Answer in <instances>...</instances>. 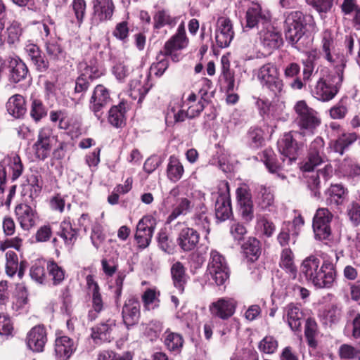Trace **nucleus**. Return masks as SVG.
I'll return each mask as SVG.
<instances>
[{"label":"nucleus","mask_w":360,"mask_h":360,"mask_svg":"<svg viewBox=\"0 0 360 360\" xmlns=\"http://www.w3.org/2000/svg\"><path fill=\"white\" fill-rule=\"evenodd\" d=\"M155 220L149 217H143L136 226L135 239L140 248H147L151 241L155 229Z\"/></svg>","instance_id":"obj_13"},{"label":"nucleus","mask_w":360,"mask_h":360,"mask_svg":"<svg viewBox=\"0 0 360 360\" xmlns=\"http://www.w3.org/2000/svg\"><path fill=\"white\" fill-rule=\"evenodd\" d=\"M200 241V234L195 229L184 226L179 231L176 243L184 252L194 250Z\"/></svg>","instance_id":"obj_14"},{"label":"nucleus","mask_w":360,"mask_h":360,"mask_svg":"<svg viewBox=\"0 0 360 360\" xmlns=\"http://www.w3.org/2000/svg\"><path fill=\"white\" fill-rule=\"evenodd\" d=\"M245 253L248 256H252L257 259L261 254V244L255 238H249L243 244Z\"/></svg>","instance_id":"obj_55"},{"label":"nucleus","mask_w":360,"mask_h":360,"mask_svg":"<svg viewBox=\"0 0 360 360\" xmlns=\"http://www.w3.org/2000/svg\"><path fill=\"white\" fill-rule=\"evenodd\" d=\"M6 106L8 112L15 118L22 117L26 112L25 100L20 94H15L10 97Z\"/></svg>","instance_id":"obj_29"},{"label":"nucleus","mask_w":360,"mask_h":360,"mask_svg":"<svg viewBox=\"0 0 360 360\" xmlns=\"http://www.w3.org/2000/svg\"><path fill=\"white\" fill-rule=\"evenodd\" d=\"M6 274L13 277L18 269V259L16 253L13 251H8L6 253Z\"/></svg>","instance_id":"obj_56"},{"label":"nucleus","mask_w":360,"mask_h":360,"mask_svg":"<svg viewBox=\"0 0 360 360\" xmlns=\"http://www.w3.org/2000/svg\"><path fill=\"white\" fill-rule=\"evenodd\" d=\"M47 269L53 285H59L65 279V270L54 261H49L48 262Z\"/></svg>","instance_id":"obj_47"},{"label":"nucleus","mask_w":360,"mask_h":360,"mask_svg":"<svg viewBox=\"0 0 360 360\" xmlns=\"http://www.w3.org/2000/svg\"><path fill=\"white\" fill-rule=\"evenodd\" d=\"M358 137V134L355 132H342L336 139L330 141L329 149L342 155L345 150L352 145Z\"/></svg>","instance_id":"obj_25"},{"label":"nucleus","mask_w":360,"mask_h":360,"mask_svg":"<svg viewBox=\"0 0 360 360\" xmlns=\"http://www.w3.org/2000/svg\"><path fill=\"white\" fill-rule=\"evenodd\" d=\"M280 266L283 269L289 277L295 280L297 277V270L294 263V255L290 248L283 250L281 255Z\"/></svg>","instance_id":"obj_36"},{"label":"nucleus","mask_w":360,"mask_h":360,"mask_svg":"<svg viewBox=\"0 0 360 360\" xmlns=\"http://www.w3.org/2000/svg\"><path fill=\"white\" fill-rule=\"evenodd\" d=\"M15 213L20 227L25 231H29L36 226L38 215L36 210L27 204L18 205L15 208Z\"/></svg>","instance_id":"obj_16"},{"label":"nucleus","mask_w":360,"mask_h":360,"mask_svg":"<svg viewBox=\"0 0 360 360\" xmlns=\"http://www.w3.org/2000/svg\"><path fill=\"white\" fill-rule=\"evenodd\" d=\"M234 37V31L231 20L222 16L218 18L215 30V40L220 48L228 47Z\"/></svg>","instance_id":"obj_12"},{"label":"nucleus","mask_w":360,"mask_h":360,"mask_svg":"<svg viewBox=\"0 0 360 360\" xmlns=\"http://www.w3.org/2000/svg\"><path fill=\"white\" fill-rule=\"evenodd\" d=\"M166 172L169 180L174 183L177 182L181 179L184 173V169L182 163L177 157L174 155L169 157Z\"/></svg>","instance_id":"obj_35"},{"label":"nucleus","mask_w":360,"mask_h":360,"mask_svg":"<svg viewBox=\"0 0 360 360\" xmlns=\"http://www.w3.org/2000/svg\"><path fill=\"white\" fill-rule=\"evenodd\" d=\"M262 160L271 173H277L281 167V165L276 161L275 155L271 149L264 150Z\"/></svg>","instance_id":"obj_58"},{"label":"nucleus","mask_w":360,"mask_h":360,"mask_svg":"<svg viewBox=\"0 0 360 360\" xmlns=\"http://www.w3.org/2000/svg\"><path fill=\"white\" fill-rule=\"evenodd\" d=\"M22 33L20 24L17 21H13L6 28V34L8 44H13L18 42Z\"/></svg>","instance_id":"obj_50"},{"label":"nucleus","mask_w":360,"mask_h":360,"mask_svg":"<svg viewBox=\"0 0 360 360\" xmlns=\"http://www.w3.org/2000/svg\"><path fill=\"white\" fill-rule=\"evenodd\" d=\"M10 79L12 82L17 83L26 78L28 69L20 59H12L10 62Z\"/></svg>","instance_id":"obj_37"},{"label":"nucleus","mask_w":360,"mask_h":360,"mask_svg":"<svg viewBox=\"0 0 360 360\" xmlns=\"http://www.w3.org/2000/svg\"><path fill=\"white\" fill-rule=\"evenodd\" d=\"M340 170L345 176L360 178V165L349 158H345L340 165Z\"/></svg>","instance_id":"obj_41"},{"label":"nucleus","mask_w":360,"mask_h":360,"mask_svg":"<svg viewBox=\"0 0 360 360\" xmlns=\"http://www.w3.org/2000/svg\"><path fill=\"white\" fill-rule=\"evenodd\" d=\"M178 20V17L172 16L167 10H158L153 15V28L159 30L165 26L172 28L176 25Z\"/></svg>","instance_id":"obj_33"},{"label":"nucleus","mask_w":360,"mask_h":360,"mask_svg":"<svg viewBox=\"0 0 360 360\" xmlns=\"http://www.w3.org/2000/svg\"><path fill=\"white\" fill-rule=\"evenodd\" d=\"M164 342L169 350L179 352L183 347L184 339L179 333L166 331Z\"/></svg>","instance_id":"obj_42"},{"label":"nucleus","mask_w":360,"mask_h":360,"mask_svg":"<svg viewBox=\"0 0 360 360\" xmlns=\"http://www.w3.org/2000/svg\"><path fill=\"white\" fill-rule=\"evenodd\" d=\"M236 302L229 297H221L213 302L209 307L210 314L223 320L228 319L235 313Z\"/></svg>","instance_id":"obj_15"},{"label":"nucleus","mask_w":360,"mask_h":360,"mask_svg":"<svg viewBox=\"0 0 360 360\" xmlns=\"http://www.w3.org/2000/svg\"><path fill=\"white\" fill-rule=\"evenodd\" d=\"M92 307L93 309L89 312V319L94 321L97 317V314L104 309V304L101 295L99 292L92 294Z\"/></svg>","instance_id":"obj_59"},{"label":"nucleus","mask_w":360,"mask_h":360,"mask_svg":"<svg viewBox=\"0 0 360 360\" xmlns=\"http://www.w3.org/2000/svg\"><path fill=\"white\" fill-rule=\"evenodd\" d=\"M27 347L34 352H41L47 342L46 330L44 326L38 325L32 328L26 336Z\"/></svg>","instance_id":"obj_17"},{"label":"nucleus","mask_w":360,"mask_h":360,"mask_svg":"<svg viewBox=\"0 0 360 360\" xmlns=\"http://www.w3.org/2000/svg\"><path fill=\"white\" fill-rule=\"evenodd\" d=\"M300 272L307 281L320 289L331 288L337 276L335 266L331 261L324 259L321 263L314 255H310L302 261Z\"/></svg>","instance_id":"obj_1"},{"label":"nucleus","mask_w":360,"mask_h":360,"mask_svg":"<svg viewBox=\"0 0 360 360\" xmlns=\"http://www.w3.org/2000/svg\"><path fill=\"white\" fill-rule=\"evenodd\" d=\"M232 214L231 199L229 192L220 193L215 202V215L217 219L225 221Z\"/></svg>","instance_id":"obj_27"},{"label":"nucleus","mask_w":360,"mask_h":360,"mask_svg":"<svg viewBox=\"0 0 360 360\" xmlns=\"http://www.w3.org/2000/svg\"><path fill=\"white\" fill-rule=\"evenodd\" d=\"M168 54H165V51H160L159 55L157 56L158 62L153 63L151 67V71L158 77H160L163 75L165 70L167 69L169 63L168 60L165 58Z\"/></svg>","instance_id":"obj_57"},{"label":"nucleus","mask_w":360,"mask_h":360,"mask_svg":"<svg viewBox=\"0 0 360 360\" xmlns=\"http://www.w3.org/2000/svg\"><path fill=\"white\" fill-rule=\"evenodd\" d=\"M257 77L262 85L266 86L275 94L283 91V83L274 63H268L261 66L257 70Z\"/></svg>","instance_id":"obj_5"},{"label":"nucleus","mask_w":360,"mask_h":360,"mask_svg":"<svg viewBox=\"0 0 360 360\" xmlns=\"http://www.w3.org/2000/svg\"><path fill=\"white\" fill-rule=\"evenodd\" d=\"M160 292L155 289H146L141 295L143 307L145 310H153L159 307L160 304Z\"/></svg>","instance_id":"obj_40"},{"label":"nucleus","mask_w":360,"mask_h":360,"mask_svg":"<svg viewBox=\"0 0 360 360\" xmlns=\"http://www.w3.org/2000/svg\"><path fill=\"white\" fill-rule=\"evenodd\" d=\"M345 61L340 60V63L335 65V75H334L333 84H330L323 78H320L312 93L318 100L326 102L332 100L338 94L344 77V69Z\"/></svg>","instance_id":"obj_4"},{"label":"nucleus","mask_w":360,"mask_h":360,"mask_svg":"<svg viewBox=\"0 0 360 360\" xmlns=\"http://www.w3.org/2000/svg\"><path fill=\"white\" fill-rule=\"evenodd\" d=\"M129 34V28L127 21H122L116 24L112 35L117 39L126 41Z\"/></svg>","instance_id":"obj_62"},{"label":"nucleus","mask_w":360,"mask_h":360,"mask_svg":"<svg viewBox=\"0 0 360 360\" xmlns=\"http://www.w3.org/2000/svg\"><path fill=\"white\" fill-rule=\"evenodd\" d=\"M246 24L245 27L250 29L257 27L259 30L269 23V16L264 12L261 6L258 4H253L248 8L245 14Z\"/></svg>","instance_id":"obj_18"},{"label":"nucleus","mask_w":360,"mask_h":360,"mask_svg":"<svg viewBox=\"0 0 360 360\" xmlns=\"http://www.w3.org/2000/svg\"><path fill=\"white\" fill-rule=\"evenodd\" d=\"M93 23L110 20L115 11V5L112 0H93Z\"/></svg>","instance_id":"obj_19"},{"label":"nucleus","mask_w":360,"mask_h":360,"mask_svg":"<svg viewBox=\"0 0 360 360\" xmlns=\"http://www.w3.org/2000/svg\"><path fill=\"white\" fill-rule=\"evenodd\" d=\"M110 102L111 98L108 88L103 84H98L91 93L89 107L97 119L101 120L104 110L110 105Z\"/></svg>","instance_id":"obj_7"},{"label":"nucleus","mask_w":360,"mask_h":360,"mask_svg":"<svg viewBox=\"0 0 360 360\" xmlns=\"http://www.w3.org/2000/svg\"><path fill=\"white\" fill-rule=\"evenodd\" d=\"M79 69L82 76L94 79L99 77L102 72L100 71L97 61L94 59L90 60L89 62H82L79 63Z\"/></svg>","instance_id":"obj_44"},{"label":"nucleus","mask_w":360,"mask_h":360,"mask_svg":"<svg viewBox=\"0 0 360 360\" xmlns=\"http://www.w3.org/2000/svg\"><path fill=\"white\" fill-rule=\"evenodd\" d=\"M324 160V157L321 154L309 153V157L307 161L302 165V169L304 172H310L314 168L321 165Z\"/></svg>","instance_id":"obj_61"},{"label":"nucleus","mask_w":360,"mask_h":360,"mask_svg":"<svg viewBox=\"0 0 360 360\" xmlns=\"http://www.w3.org/2000/svg\"><path fill=\"white\" fill-rule=\"evenodd\" d=\"M30 115L37 122L46 115V109L41 101L37 99L32 101Z\"/></svg>","instance_id":"obj_60"},{"label":"nucleus","mask_w":360,"mask_h":360,"mask_svg":"<svg viewBox=\"0 0 360 360\" xmlns=\"http://www.w3.org/2000/svg\"><path fill=\"white\" fill-rule=\"evenodd\" d=\"M116 328V321L112 318H109L91 328V338L96 345L110 342L115 338Z\"/></svg>","instance_id":"obj_10"},{"label":"nucleus","mask_w":360,"mask_h":360,"mask_svg":"<svg viewBox=\"0 0 360 360\" xmlns=\"http://www.w3.org/2000/svg\"><path fill=\"white\" fill-rule=\"evenodd\" d=\"M195 226L205 232V238H207V235L210 231V221L208 218L207 211L204 205H201L199 210L195 212L193 217Z\"/></svg>","instance_id":"obj_39"},{"label":"nucleus","mask_w":360,"mask_h":360,"mask_svg":"<svg viewBox=\"0 0 360 360\" xmlns=\"http://www.w3.org/2000/svg\"><path fill=\"white\" fill-rule=\"evenodd\" d=\"M278 347L277 340L271 335L265 336L259 343V349L265 354H274Z\"/></svg>","instance_id":"obj_51"},{"label":"nucleus","mask_w":360,"mask_h":360,"mask_svg":"<svg viewBox=\"0 0 360 360\" xmlns=\"http://www.w3.org/2000/svg\"><path fill=\"white\" fill-rule=\"evenodd\" d=\"M158 246L165 253L173 254L175 250V245L172 240L169 238V233L165 229H161L157 236Z\"/></svg>","instance_id":"obj_45"},{"label":"nucleus","mask_w":360,"mask_h":360,"mask_svg":"<svg viewBox=\"0 0 360 360\" xmlns=\"http://www.w3.org/2000/svg\"><path fill=\"white\" fill-rule=\"evenodd\" d=\"M293 229L294 225L291 224L290 222L284 224L281 231L278 236V240L281 245H287L290 239H292V243H295L296 237L298 235V231Z\"/></svg>","instance_id":"obj_46"},{"label":"nucleus","mask_w":360,"mask_h":360,"mask_svg":"<svg viewBox=\"0 0 360 360\" xmlns=\"http://www.w3.org/2000/svg\"><path fill=\"white\" fill-rule=\"evenodd\" d=\"M256 201L262 210L269 209L274 205V195L270 187L259 185L255 188Z\"/></svg>","instance_id":"obj_30"},{"label":"nucleus","mask_w":360,"mask_h":360,"mask_svg":"<svg viewBox=\"0 0 360 360\" xmlns=\"http://www.w3.org/2000/svg\"><path fill=\"white\" fill-rule=\"evenodd\" d=\"M25 51L39 71L44 72L48 69L49 61L41 55L37 44L28 42L25 46Z\"/></svg>","instance_id":"obj_28"},{"label":"nucleus","mask_w":360,"mask_h":360,"mask_svg":"<svg viewBox=\"0 0 360 360\" xmlns=\"http://www.w3.org/2000/svg\"><path fill=\"white\" fill-rule=\"evenodd\" d=\"M122 319L128 327L138 322L140 317V303L136 298H129L124 303L122 311Z\"/></svg>","instance_id":"obj_23"},{"label":"nucleus","mask_w":360,"mask_h":360,"mask_svg":"<svg viewBox=\"0 0 360 360\" xmlns=\"http://www.w3.org/2000/svg\"><path fill=\"white\" fill-rule=\"evenodd\" d=\"M76 350L75 342L66 335H61L56 338L55 340V352L56 356L65 360L68 359Z\"/></svg>","instance_id":"obj_26"},{"label":"nucleus","mask_w":360,"mask_h":360,"mask_svg":"<svg viewBox=\"0 0 360 360\" xmlns=\"http://www.w3.org/2000/svg\"><path fill=\"white\" fill-rule=\"evenodd\" d=\"M61 237L63 238L67 244L73 243L77 235V231L73 229L69 221L65 220L60 224Z\"/></svg>","instance_id":"obj_52"},{"label":"nucleus","mask_w":360,"mask_h":360,"mask_svg":"<svg viewBox=\"0 0 360 360\" xmlns=\"http://www.w3.org/2000/svg\"><path fill=\"white\" fill-rule=\"evenodd\" d=\"M317 333L316 323L311 320L308 319L306 322L304 334L308 340L309 345L311 347L316 346L315 337Z\"/></svg>","instance_id":"obj_63"},{"label":"nucleus","mask_w":360,"mask_h":360,"mask_svg":"<svg viewBox=\"0 0 360 360\" xmlns=\"http://www.w3.org/2000/svg\"><path fill=\"white\" fill-rule=\"evenodd\" d=\"M5 160L6 163L8 165L10 169L12 170V179L13 181L16 180L22 174L23 171V166L20 157L15 155Z\"/></svg>","instance_id":"obj_53"},{"label":"nucleus","mask_w":360,"mask_h":360,"mask_svg":"<svg viewBox=\"0 0 360 360\" xmlns=\"http://www.w3.org/2000/svg\"><path fill=\"white\" fill-rule=\"evenodd\" d=\"M56 143V138L49 127L41 128L37 134V141L32 148L36 158L44 160L46 159Z\"/></svg>","instance_id":"obj_6"},{"label":"nucleus","mask_w":360,"mask_h":360,"mask_svg":"<svg viewBox=\"0 0 360 360\" xmlns=\"http://www.w3.org/2000/svg\"><path fill=\"white\" fill-rule=\"evenodd\" d=\"M171 274L174 287L180 293H182L186 283V275L184 266L179 262H175L171 268Z\"/></svg>","instance_id":"obj_38"},{"label":"nucleus","mask_w":360,"mask_h":360,"mask_svg":"<svg viewBox=\"0 0 360 360\" xmlns=\"http://www.w3.org/2000/svg\"><path fill=\"white\" fill-rule=\"evenodd\" d=\"M256 229L260 234L271 237L275 231L276 226L272 221L264 217H260L257 219Z\"/></svg>","instance_id":"obj_49"},{"label":"nucleus","mask_w":360,"mask_h":360,"mask_svg":"<svg viewBox=\"0 0 360 360\" xmlns=\"http://www.w3.org/2000/svg\"><path fill=\"white\" fill-rule=\"evenodd\" d=\"M258 36L261 44L269 51L278 49L283 43L281 32L271 22L259 30Z\"/></svg>","instance_id":"obj_11"},{"label":"nucleus","mask_w":360,"mask_h":360,"mask_svg":"<svg viewBox=\"0 0 360 360\" xmlns=\"http://www.w3.org/2000/svg\"><path fill=\"white\" fill-rule=\"evenodd\" d=\"M342 307L337 304L332 305L325 313L326 322L337 323L342 317Z\"/></svg>","instance_id":"obj_64"},{"label":"nucleus","mask_w":360,"mask_h":360,"mask_svg":"<svg viewBox=\"0 0 360 360\" xmlns=\"http://www.w3.org/2000/svg\"><path fill=\"white\" fill-rule=\"evenodd\" d=\"M338 354L342 359L360 360V347H354L350 345L343 344L340 347Z\"/></svg>","instance_id":"obj_54"},{"label":"nucleus","mask_w":360,"mask_h":360,"mask_svg":"<svg viewBox=\"0 0 360 360\" xmlns=\"http://www.w3.org/2000/svg\"><path fill=\"white\" fill-rule=\"evenodd\" d=\"M326 204L338 208L347 201L348 190L341 184H331L326 191Z\"/></svg>","instance_id":"obj_21"},{"label":"nucleus","mask_w":360,"mask_h":360,"mask_svg":"<svg viewBox=\"0 0 360 360\" xmlns=\"http://www.w3.org/2000/svg\"><path fill=\"white\" fill-rule=\"evenodd\" d=\"M285 35L286 41L300 49L304 44L306 26L313 22L311 15H304L300 11L285 13Z\"/></svg>","instance_id":"obj_2"},{"label":"nucleus","mask_w":360,"mask_h":360,"mask_svg":"<svg viewBox=\"0 0 360 360\" xmlns=\"http://www.w3.org/2000/svg\"><path fill=\"white\" fill-rule=\"evenodd\" d=\"M286 318L290 328L292 330H297L300 328L303 314L300 307L292 303L289 304L286 308Z\"/></svg>","instance_id":"obj_34"},{"label":"nucleus","mask_w":360,"mask_h":360,"mask_svg":"<svg viewBox=\"0 0 360 360\" xmlns=\"http://www.w3.org/2000/svg\"><path fill=\"white\" fill-rule=\"evenodd\" d=\"M124 108L120 104L112 106L108 112V122L115 127H121L124 124Z\"/></svg>","instance_id":"obj_43"},{"label":"nucleus","mask_w":360,"mask_h":360,"mask_svg":"<svg viewBox=\"0 0 360 360\" xmlns=\"http://www.w3.org/2000/svg\"><path fill=\"white\" fill-rule=\"evenodd\" d=\"M44 49L50 60L59 61L65 58V52L60 44L58 38L53 39H45Z\"/></svg>","instance_id":"obj_31"},{"label":"nucleus","mask_w":360,"mask_h":360,"mask_svg":"<svg viewBox=\"0 0 360 360\" xmlns=\"http://www.w3.org/2000/svg\"><path fill=\"white\" fill-rule=\"evenodd\" d=\"M188 43L186 35L184 22H182L178 27L176 33L171 37L165 44V54H172L174 51L184 49Z\"/></svg>","instance_id":"obj_24"},{"label":"nucleus","mask_w":360,"mask_h":360,"mask_svg":"<svg viewBox=\"0 0 360 360\" xmlns=\"http://www.w3.org/2000/svg\"><path fill=\"white\" fill-rule=\"evenodd\" d=\"M96 360H133V354L129 352L118 354L112 350H102L98 353Z\"/></svg>","instance_id":"obj_48"},{"label":"nucleus","mask_w":360,"mask_h":360,"mask_svg":"<svg viewBox=\"0 0 360 360\" xmlns=\"http://www.w3.org/2000/svg\"><path fill=\"white\" fill-rule=\"evenodd\" d=\"M333 217V214L327 208H319L316 210L312 224L316 239L325 240L330 236L331 233L330 224Z\"/></svg>","instance_id":"obj_9"},{"label":"nucleus","mask_w":360,"mask_h":360,"mask_svg":"<svg viewBox=\"0 0 360 360\" xmlns=\"http://www.w3.org/2000/svg\"><path fill=\"white\" fill-rule=\"evenodd\" d=\"M209 271L218 285H223L229 278V269L224 257L217 250L210 252Z\"/></svg>","instance_id":"obj_8"},{"label":"nucleus","mask_w":360,"mask_h":360,"mask_svg":"<svg viewBox=\"0 0 360 360\" xmlns=\"http://www.w3.org/2000/svg\"><path fill=\"white\" fill-rule=\"evenodd\" d=\"M149 89L147 77H143L139 73L135 74L129 84V95L132 99L141 103Z\"/></svg>","instance_id":"obj_22"},{"label":"nucleus","mask_w":360,"mask_h":360,"mask_svg":"<svg viewBox=\"0 0 360 360\" xmlns=\"http://www.w3.org/2000/svg\"><path fill=\"white\" fill-rule=\"evenodd\" d=\"M193 207L191 200L188 198L181 197L176 200L173 205L172 211L167 217V222L171 223L181 215H186Z\"/></svg>","instance_id":"obj_32"},{"label":"nucleus","mask_w":360,"mask_h":360,"mask_svg":"<svg viewBox=\"0 0 360 360\" xmlns=\"http://www.w3.org/2000/svg\"><path fill=\"white\" fill-rule=\"evenodd\" d=\"M295 112V122L304 134L313 135L321 124L319 113L309 107L304 100L298 101L293 107Z\"/></svg>","instance_id":"obj_3"},{"label":"nucleus","mask_w":360,"mask_h":360,"mask_svg":"<svg viewBox=\"0 0 360 360\" xmlns=\"http://www.w3.org/2000/svg\"><path fill=\"white\" fill-rule=\"evenodd\" d=\"M278 148L281 154L286 158L283 159V162L287 160V163L289 165L297 159L299 148L291 133L283 135L278 142Z\"/></svg>","instance_id":"obj_20"}]
</instances>
